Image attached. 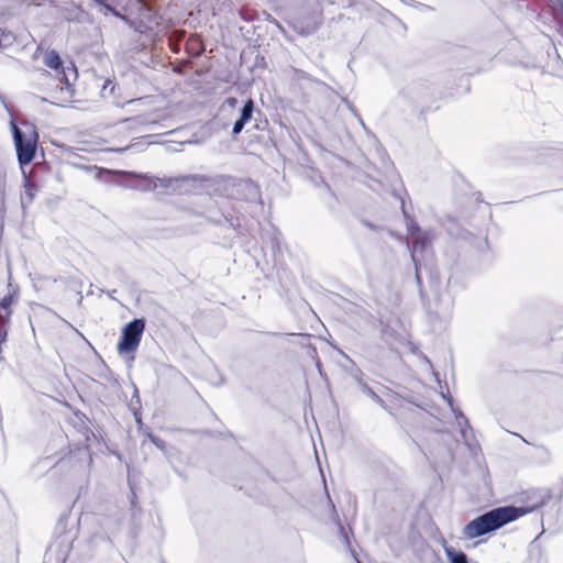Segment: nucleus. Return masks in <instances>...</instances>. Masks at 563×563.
I'll return each instance as SVG.
<instances>
[{
  "mask_svg": "<svg viewBox=\"0 0 563 563\" xmlns=\"http://www.w3.org/2000/svg\"><path fill=\"white\" fill-rule=\"evenodd\" d=\"M401 202V212L407 231L406 246H431L437 238L435 230L432 228H421L415 217L406 208L405 198L398 196Z\"/></svg>",
  "mask_w": 563,
  "mask_h": 563,
  "instance_id": "f03ea898",
  "label": "nucleus"
},
{
  "mask_svg": "<svg viewBox=\"0 0 563 563\" xmlns=\"http://www.w3.org/2000/svg\"><path fill=\"white\" fill-rule=\"evenodd\" d=\"M449 405L452 407V399H448Z\"/></svg>",
  "mask_w": 563,
  "mask_h": 563,
  "instance_id": "473e14b6",
  "label": "nucleus"
},
{
  "mask_svg": "<svg viewBox=\"0 0 563 563\" xmlns=\"http://www.w3.org/2000/svg\"><path fill=\"white\" fill-rule=\"evenodd\" d=\"M144 330L145 321L143 319H134L126 323L118 343L119 354L124 355L135 352L141 343Z\"/></svg>",
  "mask_w": 563,
  "mask_h": 563,
  "instance_id": "7ed1b4c3",
  "label": "nucleus"
},
{
  "mask_svg": "<svg viewBox=\"0 0 563 563\" xmlns=\"http://www.w3.org/2000/svg\"><path fill=\"white\" fill-rule=\"evenodd\" d=\"M115 89V85L111 80H107L102 87V95L103 97L107 96V92L109 91L110 95H113Z\"/></svg>",
  "mask_w": 563,
  "mask_h": 563,
  "instance_id": "bb28decb",
  "label": "nucleus"
},
{
  "mask_svg": "<svg viewBox=\"0 0 563 563\" xmlns=\"http://www.w3.org/2000/svg\"><path fill=\"white\" fill-rule=\"evenodd\" d=\"M200 183L205 188L212 190V192L219 196L230 197L232 195V188L235 186L236 179L231 176H217V177H203L199 176Z\"/></svg>",
  "mask_w": 563,
  "mask_h": 563,
  "instance_id": "39448f33",
  "label": "nucleus"
},
{
  "mask_svg": "<svg viewBox=\"0 0 563 563\" xmlns=\"http://www.w3.org/2000/svg\"><path fill=\"white\" fill-rule=\"evenodd\" d=\"M442 225L452 238L475 243L473 233L470 232L457 218L445 216L442 220Z\"/></svg>",
  "mask_w": 563,
  "mask_h": 563,
  "instance_id": "423d86ee",
  "label": "nucleus"
},
{
  "mask_svg": "<svg viewBox=\"0 0 563 563\" xmlns=\"http://www.w3.org/2000/svg\"><path fill=\"white\" fill-rule=\"evenodd\" d=\"M93 3L100 5L102 9L100 10L104 15L112 14L123 21H128V16L119 12L108 0H93Z\"/></svg>",
  "mask_w": 563,
  "mask_h": 563,
  "instance_id": "2eb2a0df",
  "label": "nucleus"
},
{
  "mask_svg": "<svg viewBox=\"0 0 563 563\" xmlns=\"http://www.w3.org/2000/svg\"><path fill=\"white\" fill-rule=\"evenodd\" d=\"M12 134L16 150L18 162L21 167L29 165L36 153V136L30 137L21 131L14 122H11Z\"/></svg>",
  "mask_w": 563,
  "mask_h": 563,
  "instance_id": "20e7f679",
  "label": "nucleus"
},
{
  "mask_svg": "<svg viewBox=\"0 0 563 563\" xmlns=\"http://www.w3.org/2000/svg\"><path fill=\"white\" fill-rule=\"evenodd\" d=\"M130 176H132L135 179L134 184L132 185L134 189L141 191H151L157 188V180H159V177H153L146 174L135 173H130Z\"/></svg>",
  "mask_w": 563,
  "mask_h": 563,
  "instance_id": "f8f14e48",
  "label": "nucleus"
},
{
  "mask_svg": "<svg viewBox=\"0 0 563 563\" xmlns=\"http://www.w3.org/2000/svg\"><path fill=\"white\" fill-rule=\"evenodd\" d=\"M239 14L244 21L247 22L254 21L257 16L256 12L249 8H241Z\"/></svg>",
  "mask_w": 563,
  "mask_h": 563,
  "instance_id": "a878e982",
  "label": "nucleus"
},
{
  "mask_svg": "<svg viewBox=\"0 0 563 563\" xmlns=\"http://www.w3.org/2000/svg\"><path fill=\"white\" fill-rule=\"evenodd\" d=\"M324 186H325V188H327L329 191H331V188H330V186H329L328 184H325V183H324Z\"/></svg>",
  "mask_w": 563,
  "mask_h": 563,
  "instance_id": "2f4dec72",
  "label": "nucleus"
},
{
  "mask_svg": "<svg viewBox=\"0 0 563 563\" xmlns=\"http://www.w3.org/2000/svg\"><path fill=\"white\" fill-rule=\"evenodd\" d=\"M130 121H135L136 123H140V124H145L147 121L145 120L144 117L140 115V117H135V118H130V119H125L124 122H130Z\"/></svg>",
  "mask_w": 563,
  "mask_h": 563,
  "instance_id": "c85d7f7f",
  "label": "nucleus"
},
{
  "mask_svg": "<svg viewBox=\"0 0 563 563\" xmlns=\"http://www.w3.org/2000/svg\"><path fill=\"white\" fill-rule=\"evenodd\" d=\"M255 111L261 114V110L255 109L254 100L249 98L240 110L238 120L233 123L232 134L239 135L244 126L253 119Z\"/></svg>",
  "mask_w": 563,
  "mask_h": 563,
  "instance_id": "6e6552de",
  "label": "nucleus"
},
{
  "mask_svg": "<svg viewBox=\"0 0 563 563\" xmlns=\"http://www.w3.org/2000/svg\"><path fill=\"white\" fill-rule=\"evenodd\" d=\"M338 526H339L340 534H341L343 542L346 544V547H350V539H349V534H347L345 528L340 523H338Z\"/></svg>",
  "mask_w": 563,
  "mask_h": 563,
  "instance_id": "cd10ccee",
  "label": "nucleus"
},
{
  "mask_svg": "<svg viewBox=\"0 0 563 563\" xmlns=\"http://www.w3.org/2000/svg\"><path fill=\"white\" fill-rule=\"evenodd\" d=\"M151 440L152 442L161 450H164V441L158 439V438H155V437H151Z\"/></svg>",
  "mask_w": 563,
  "mask_h": 563,
  "instance_id": "c756f323",
  "label": "nucleus"
},
{
  "mask_svg": "<svg viewBox=\"0 0 563 563\" xmlns=\"http://www.w3.org/2000/svg\"><path fill=\"white\" fill-rule=\"evenodd\" d=\"M200 179L199 175H189L174 178H159L157 187L164 189L181 190L183 186H194Z\"/></svg>",
  "mask_w": 563,
  "mask_h": 563,
  "instance_id": "9b49d317",
  "label": "nucleus"
},
{
  "mask_svg": "<svg viewBox=\"0 0 563 563\" xmlns=\"http://www.w3.org/2000/svg\"><path fill=\"white\" fill-rule=\"evenodd\" d=\"M208 220L216 224H227L229 228L241 234V219L232 206L221 207L220 217L209 216Z\"/></svg>",
  "mask_w": 563,
  "mask_h": 563,
  "instance_id": "0eeeda50",
  "label": "nucleus"
},
{
  "mask_svg": "<svg viewBox=\"0 0 563 563\" xmlns=\"http://www.w3.org/2000/svg\"><path fill=\"white\" fill-rule=\"evenodd\" d=\"M453 411L455 412V418H456L457 424L461 428L462 435H463V438H466L465 427L468 426V421L461 411H459V410H453Z\"/></svg>",
  "mask_w": 563,
  "mask_h": 563,
  "instance_id": "393cba45",
  "label": "nucleus"
},
{
  "mask_svg": "<svg viewBox=\"0 0 563 563\" xmlns=\"http://www.w3.org/2000/svg\"><path fill=\"white\" fill-rule=\"evenodd\" d=\"M341 101L346 106V108L351 111V113L357 119V121L363 125L365 126L364 124V121L361 117V114L358 113L357 109L354 107V104L346 98V97H341Z\"/></svg>",
  "mask_w": 563,
  "mask_h": 563,
  "instance_id": "b1692460",
  "label": "nucleus"
},
{
  "mask_svg": "<svg viewBox=\"0 0 563 563\" xmlns=\"http://www.w3.org/2000/svg\"><path fill=\"white\" fill-rule=\"evenodd\" d=\"M360 387L364 394H366L371 399H373L379 406H384V400L364 382L360 380Z\"/></svg>",
  "mask_w": 563,
  "mask_h": 563,
  "instance_id": "4be33fe9",
  "label": "nucleus"
},
{
  "mask_svg": "<svg viewBox=\"0 0 563 563\" xmlns=\"http://www.w3.org/2000/svg\"><path fill=\"white\" fill-rule=\"evenodd\" d=\"M5 214V174L0 169V218Z\"/></svg>",
  "mask_w": 563,
  "mask_h": 563,
  "instance_id": "412c9836",
  "label": "nucleus"
},
{
  "mask_svg": "<svg viewBox=\"0 0 563 563\" xmlns=\"http://www.w3.org/2000/svg\"><path fill=\"white\" fill-rule=\"evenodd\" d=\"M45 65L47 67L56 70L57 73H59V70H62L63 74H64L66 84L67 85L69 84L67 75L65 74V70H64L63 60H62V58H60V56L58 55L57 52L51 51V52H48L46 54V56H45Z\"/></svg>",
  "mask_w": 563,
  "mask_h": 563,
  "instance_id": "4468645a",
  "label": "nucleus"
},
{
  "mask_svg": "<svg viewBox=\"0 0 563 563\" xmlns=\"http://www.w3.org/2000/svg\"><path fill=\"white\" fill-rule=\"evenodd\" d=\"M262 240L263 243L267 244L268 246H280L283 243V235L276 227L269 224L263 230Z\"/></svg>",
  "mask_w": 563,
  "mask_h": 563,
  "instance_id": "ddd939ff",
  "label": "nucleus"
},
{
  "mask_svg": "<svg viewBox=\"0 0 563 563\" xmlns=\"http://www.w3.org/2000/svg\"><path fill=\"white\" fill-rule=\"evenodd\" d=\"M444 553L450 563H468L466 554L452 547H444Z\"/></svg>",
  "mask_w": 563,
  "mask_h": 563,
  "instance_id": "dca6fc26",
  "label": "nucleus"
},
{
  "mask_svg": "<svg viewBox=\"0 0 563 563\" xmlns=\"http://www.w3.org/2000/svg\"><path fill=\"white\" fill-rule=\"evenodd\" d=\"M227 104L231 108H234L238 103V99L234 98V97H229L227 100H225Z\"/></svg>",
  "mask_w": 563,
  "mask_h": 563,
  "instance_id": "7c9ffc66",
  "label": "nucleus"
},
{
  "mask_svg": "<svg viewBox=\"0 0 563 563\" xmlns=\"http://www.w3.org/2000/svg\"><path fill=\"white\" fill-rule=\"evenodd\" d=\"M139 2L145 4V0H139Z\"/></svg>",
  "mask_w": 563,
  "mask_h": 563,
  "instance_id": "72a5a7b5",
  "label": "nucleus"
},
{
  "mask_svg": "<svg viewBox=\"0 0 563 563\" xmlns=\"http://www.w3.org/2000/svg\"><path fill=\"white\" fill-rule=\"evenodd\" d=\"M410 255H411V260L415 263L417 282L420 284L423 272L430 273V267L427 264L422 263V261L427 260V258L432 260V257H433L432 249H424V247L412 249V252Z\"/></svg>",
  "mask_w": 563,
  "mask_h": 563,
  "instance_id": "9d476101",
  "label": "nucleus"
},
{
  "mask_svg": "<svg viewBox=\"0 0 563 563\" xmlns=\"http://www.w3.org/2000/svg\"><path fill=\"white\" fill-rule=\"evenodd\" d=\"M15 37L11 32H5L0 27V48H7L13 44Z\"/></svg>",
  "mask_w": 563,
  "mask_h": 563,
  "instance_id": "5701e85b",
  "label": "nucleus"
},
{
  "mask_svg": "<svg viewBox=\"0 0 563 563\" xmlns=\"http://www.w3.org/2000/svg\"><path fill=\"white\" fill-rule=\"evenodd\" d=\"M18 301V289H12L7 296L0 300V305L3 309L12 314V306Z\"/></svg>",
  "mask_w": 563,
  "mask_h": 563,
  "instance_id": "a211bd4d",
  "label": "nucleus"
},
{
  "mask_svg": "<svg viewBox=\"0 0 563 563\" xmlns=\"http://www.w3.org/2000/svg\"><path fill=\"white\" fill-rule=\"evenodd\" d=\"M290 73L292 75V78H295L296 80H307V81H312V82L320 84V85H325L324 82L313 78L309 73H307L302 69L291 67Z\"/></svg>",
  "mask_w": 563,
  "mask_h": 563,
  "instance_id": "aec40b11",
  "label": "nucleus"
},
{
  "mask_svg": "<svg viewBox=\"0 0 563 563\" xmlns=\"http://www.w3.org/2000/svg\"><path fill=\"white\" fill-rule=\"evenodd\" d=\"M453 306V298L450 294L445 292L440 295L433 302H429L428 309L439 318L446 319L451 316Z\"/></svg>",
  "mask_w": 563,
  "mask_h": 563,
  "instance_id": "1a4fd4ad",
  "label": "nucleus"
},
{
  "mask_svg": "<svg viewBox=\"0 0 563 563\" xmlns=\"http://www.w3.org/2000/svg\"><path fill=\"white\" fill-rule=\"evenodd\" d=\"M519 515V510L515 507L495 508L470 521L463 528V537L467 540L482 537L517 519Z\"/></svg>",
  "mask_w": 563,
  "mask_h": 563,
  "instance_id": "f257e3e1",
  "label": "nucleus"
},
{
  "mask_svg": "<svg viewBox=\"0 0 563 563\" xmlns=\"http://www.w3.org/2000/svg\"><path fill=\"white\" fill-rule=\"evenodd\" d=\"M552 13L558 26V31L563 36V3L561 1L553 4Z\"/></svg>",
  "mask_w": 563,
  "mask_h": 563,
  "instance_id": "6ab92c4d",
  "label": "nucleus"
},
{
  "mask_svg": "<svg viewBox=\"0 0 563 563\" xmlns=\"http://www.w3.org/2000/svg\"><path fill=\"white\" fill-rule=\"evenodd\" d=\"M18 301V289H12L7 296L0 300V305L3 309L12 314V306Z\"/></svg>",
  "mask_w": 563,
  "mask_h": 563,
  "instance_id": "f3484780",
  "label": "nucleus"
}]
</instances>
